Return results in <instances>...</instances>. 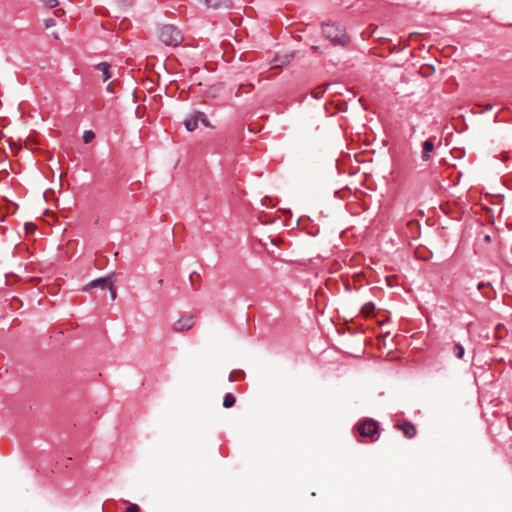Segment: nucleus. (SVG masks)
Segmentation results:
<instances>
[{
  "label": "nucleus",
  "instance_id": "9b49d317",
  "mask_svg": "<svg viewBox=\"0 0 512 512\" xmlns=\"http://www.w3.org/2000/svg\"><path fill=\"white\" fill-rule=\"evenodd\" d=\"M293 57H294V53L286 54L282 57H275L274 58L275 65L273 66V68L281 67L282 65L288 64L292 60Z\"/></svg>",
  "mask_w": 512,
  "mask_h": 512
},
{
  "label": "nucleus",
  "instance_id": "2f4dec72",
  "mask_svg": "<svg viewBox=\"0 0 512 512\" xmlns=\"http://www.w3.org/2000/svg\"><path fill=\"white\" fill-rule=\"evenodd\" d=\"M271 242H272V244H277L278 242H281V239H278V240L272 239Z\"/></svg>",
  "mask_w": 512,
  "mask_h": 512
},
{
  "label": "nucleus",
  "instance_id": "473e14b6",
  "mask_svg": "<svg viewBox=\"0 0 512 512\" xmlns=\"http://www.w3.org/2000/svg\"><path fill=\"white\" fill-rule=\"evenodd\" d=\"M271 242H272V244H277L278 242H281V239H278V240L272 239Z\"/></svg>",
  "mask_w": 512,
  "mask_h": 512
},
{
  "label": "nucleus",
  "instance_id": "9d476101",
  "mask_svg": "<svg viewBox=\"0 0 512 512\" xmlns=\"http://www.w3.org/2000/svg\"><path fill=\"white\" fill-rule=\"evenodd\" d=\"M199 3L203 4L206 8H219V7H229L230 4L228 2L223 3L222 0H198Z\"/></svg>",
  "mask_w": 512,
  "mask_h": 512
},
{
  "label": "nucleus",
  "instance_id": "7ed1b4c3",
  "mask_svg": "<svg viewBox=\"0 0 512 512\" xmlns=\"http://www.w3.org/2000/svg\"><path fill=\"white\" fill-rule=\"evenodd\" d=\"M195 316L193 314L182 315L172 325V330L175 333H183L191 330L195 326Z\"/></svg>",
  "mask_w": 512,
  "mask_h": 512
},
{
  "label": "nucleus",
  "instance_id": "1a4fd4ad",
  "mask_svg": "<svg viewBox=\"0 0 512 512\" xmlns=\"http://www.w3.org/2000/svg\"><path fill=\"white\" fill-rule=\"evenodd\" d=\"M434 150V143L428 139L426 140L424 143H423V151H422V160L423 161H428L430 159V154L433 152Z\"/></svg>",
  "mask_w": 512,
  "mask_h": 512
},
{
  "label": "nucleus",
  "instance_id": "cd10ccee",
  "mask_svg": "<svg viewBox=\"0 0 512 512\" xmlns=\"http://www.w3.org/2000/svg\"><path fill=\"white\" fill-rule=\"evenodd\" d=\"M246 85H240L239 88H238V91L236 93V96H239L240 93H241V90L242 88H244ZM247 86H249L251 89L253 88V85L252 84H248Z\"/></svg>",
  "mask_w": 512,
  "mask_h": 512
},
{
  "label": "nucleus",
  "instance_id": "f704fd0d",
  "mask_svg": "<svg viewBox=\"0 0 512 512\" xmlns=\"http://www.w3.org/2000/svg\"><path fill=\"white\" fill-rule=\"evenodd\" d=\"M481 210L482 211L486 210L488 212V210L485 207H483V206L481 207Z\"/></svg>",
  "mask_w": 512,
  "mask_h": 512
},
{
  "label": "nucleus",
  "instance_id": "20e7f679",
  "mask_svg": "<svg viewBox=\"0 0 512 512\" xmlns=\"http://www.w3.org/2000/svg\"><path fill=\"white\" fill-rule=\"evenodd\" d=\"M357 430L363 437H373L378 432V423L372 419H366L358 424Z\"/></svg>",
  "mask_w": 512,
  "mask_h": 512
},
{
  "label": "nucleus",
  "instance_id": "5701e85b",
  "mask_svg": "<svg viewBox=\"0 0 512 512\" xmlns=\"http://www.w3.org/2000/svg\"><path fill=\"white\" fill-rule=\"evenodd\" d=\"M140 508L137 504H131L127 509L126 512H139Z\"/></svg>",
  "mask_w": 512,
  "mask_h": 512
},
{
  "label": "nucleus",
  "instance_id": "6ab92c4d",
  "mask_svg": "<svg viewBox=\"0 0 512 512\" xmlns=\"http://www.w3.org/2000/svg\"><path fill=\"white\" fill-rule=\"evenodd\" d=\"M484 240H485V242H489V243L494 242L496 244V246L499 245L498 236L496 234H494L493 237L491 235H485Z\"/></svg>",
  "mask_w": 512,
  "mask_h": 512
},
{
  "label": "nucleus",
  "instance_id": "c85d7f7f",
  "mask_svg": "<svg viewBox=\"0 0 512 512\" xmlns=\"http://www.w3.org/2000/svg\"><path fill=\"white\" fill-rule=\"evenodd\" d=\"M113 84H114V82L112 81V82H110V83L107 85L106 90H107L108 92H113V91H114V90H113Z\"/></svg>",
  "mask_w": 512,
  "mask_h": 512
},
{
  "label": "nucleus",
  "instance_id": "72a5a7b5",
  "mask_svg": "<svg viewBox=\"0 0 512 512\" xmlns=\"http://www.w3.org/2000/svg\"><path fill=\"white\" fill-rule=\"evenodd\" d=\"M124 22H125V20H123L122 22H120V27L124 26Z\"/></svg>",
  "mask_w": 512,
  "mask_h": 512
},
{
  "label": "nucleus",
  "instance_id": "dca6fc26",
  "mask_svg": "<svg viewBox=\"0 0 512 512\" xmlns=\"http://www.w3.org/2000/svg\"><path fill=\"white\" fill-rule=\"evenodd\" d=\"M329 85L328 84H325V85H322V86H319L317 87L315 90H314V96L316 98H319L321 95H323L326 91V88L328 87Z\"/></svg>",
  "mask_w": 512,
  "mask_h": 512
},
{
  "label": "nucleus",
  "instance_id": "39448f33",
  "mask_svg": "<svg viewBox=\"0 0 512 512\" xmlns=\"http://www.w3.org/2000/svg\"><path fill=\"white\" fill-rule=\"evenodd\" d=\"M114 277H115V273H111V274L107 275L106 277L92 280L91 282H89L85 286H83L82 290L89 291L92 288H100V289L108 288L109 285L114 280Z\"/></svg>",
  "mask_w": 512,
  "mask_h": 512
},
{
  "label": "nucleus",
  "instance_id": "f03ea898",
  "mask_svg": "<svg viewBox=\"0 0 512 512\" xmlns=\"http://www.w3.org/2000/svg\"><path fill=\"white\" fill-rule=\"evenodd\" d=\"M158 37L162 43L173 47L179 46L184 39L182 32L171 24L163 25L159 29Z\"/></svg>",
  "mask_w": 512,
  "mask_h": 512
},
{
  "label": "nucleus",
  "instance_id": "f257e3e1",
  "mask_svg": "<svg viewBox=\"0 0 512 512\" xmlns=\"http://www.w3.org/2000/svg\"><path fill=\"white\" fill-rule=\"evenodd\" d=\"M322 34L325 39L331 41L334 45L346 46L350 41L345 28L336 23H324Z\"/></svg>",
  "mask_w": 512,
  "mask_h": 512
},
{
  "label": "nucleus",
  "instance_id": "393cba45",
  "mask_svg": "<svg viewBox=\"0 0 512 512\" xmlns=\"http://www.w3.org/2000/svg\"><path fill=\"white\" fill-rule=\"evenodd\" d=\"M395 279H396V276H394V275L387 276V277H386L387 284H388L390 287L394 286V281H395Z\"/></svg>",
  "mask_w": 512,
  "mask_h": 512
},
{
  "label": "nucleus",
  "instance_id": "2eb2a0df",
  "mask_svg": "<svg viewBox=\"0 0 512 512\" xmlns=\"http://www.w3.org/2000/svg\"><path fill=\"white\" fill-rule=\"evenodd\" d=\"M95 138V134L93 131H85L83 134V141L85 144L90 143Z\"/></svg>",
  "mask_w": 512,
  "mask_h": 512
},
{
  "label": "nucleus",
  "instance_id": "b1692460",
  "mask_svg": "<svg viewBox=\"0 0 512 512\" xmlns=\"http://www.w3.org/2000/svg\"><path fill=\"white\" fill-rule=\"evenodd\" d=\"M25 230L27 231V233H31L35 230V225L33 223H26Z\"/></svg>",
  "mask_w": 512,
  "mask_h": 512
},
{
  "label": "nucleus",
  "instance_id": "a211bd4d",
  "mask_svg": "<svg viewBox=\"0 0 512 512\" xmlns=\"http://www.w3.org/2000/svg\"><path fill=\"white\" fill-rule=\"evenodd\" d=\"M108 290L110 291L111 300L114 301L117 298V290L114 286V280L109 285Z\"/></svg>",
  "mask_w": 512,
  "mask_h": 512
},
{
  "label": "nucleus",
  "instance_id": "aec40b11",
  "mask_svg": "<svg viewBox=\"0 0 512 512\" xmlns=\"http://www.w3.org/2000/svg\"><path fill=\"white\" fill-rule=\"evenodd\" d=\"M41 2L49 8H54L59 4L58 0H41Z\"/></svg>",
  "mask_w": 512,
  "mask_h": 512
},
{
  "label": "nucleus",
  "instance_id": "6e6552de",
  "mask_svg": "<svg viewBox=\"0 0 512 512\" xmlns=\"http://www.w3.org/2000/svg\"><path fill=\"white\" fill-rule=\"evenodd\" d=\"M95 69L101 72L102 74V81L106 82L111 78V71H110V64L107 62H101L95 66Z\"/></svg>",
  "mask_w": 512,
  "mask_h": 512
},
{
  "label": "nucleus",
  "instance_id": "f8f14e48",
  "mask_svg": "<svg viewBox=\"0 0 512 512\" xmlns=\"http://www.w3.org/2000/svg\"><path fill=\"white\" fill-rule=\"evenodd\" d=\"M375 310V304L373 302L365 303L361 308V314L365 317H370Z\"/></svg>",
  "mask_w": 512,
  "mask_h": 512
},
{
  "label": "nucleus",
  "instance_id": "c756f323",
  "mask_svg": "<svg viewBox=\"0 0 512 512\" xmlns=\"http://www.w3.org/2000/svg\"><path fill=\"white\" fill-rule=\"evenodd\" d=\"M311 49H312L314 52H319V50H320L319 46H316V45H313V46L311 47Z\"/></svg>",
  "mask_w": 512,
  "mask_h": 512
},
{
  "label": "nucleus",
  "instance_id": "f3484780",
  "mask_svg": "<svg viewBox=\"0 0 512 512\" xmlns=\"http://www.w3.org/2000/svg\"><path fill=\"white\" fill-rule=\"evenodd\" d=\"M454 354L457 358L461 359L464 355V348L459 344L455 345L454 346Z\"/></svg>",
  "mask_w": 512,
  "mask_h": 512
},
{
  "label": "nucleus",
  "instance_id": "4be33fe9",
  "mask_svg": "<svg viewBox=\"0 0 512 512\" xmlns=\"http://www.w3.org/2000/svg\"><path fill=\"white\" fill-rule=\"evenodd\" d=\"M55 25V21L53 18H47L44 20V27L46 29L53 27Z\"/></svg>",
  "mask_w": 512,
  "mask_h": 512
},
{
  "label": "nucleus",
  "instance_id": "7c9ffc66",
  "mask_svg": "<svg viewBox=\"0 0 512 512\" xmlns=\"http://www.w3.org/2000/svg\"><path fill=\"white\" fill-rule=\"evenodd\" d=\"M491 108H492V105H486L485 107L482 105V113L484 112V110L491 109Z\"/></svg>",
  "mask_w": 512,
  "mask_h": 512
},
{
  "label": "nucleus",
  "instance_id": "bb28decb",
  "mask_svg": "<svg viewBox=\"0 0 512 512\" xmlns=\"http://www.w3.org/2000/svg\"><path fill=\"white\" fill-rule=\"evenodd\" d=\"M65 14V11L63 9H57L54 11V15L56 17H62Z\"/></svg>",
  "mask_w": 512,
  "mask_h": 512
},
{
  "label": "nucleus",
  "instance_id": "a878e982",
  "mask_svg": "<svg viewBox=\"0 0 512 512\" xmlns=\"http://www.w3.org/2000/svg\"><path fill=\"white\" fill-rule=\"evenodd\" d=\"M421 71L424 75H428L430 73H432L434 71V69L430 66L426 67V68H421Z\"/></svg>",
  "mask_w": 512,
  "mask_h": 512
},
{
  "label": "nucleus",
  "instance_id": "ddd939ff",
  "mask_svg": "<svg viewBox=\"0 0 512 512\" xmlns=\"http://www.w3.org/2000/svg\"><path fill=\"white\" fill-rule=\"evenodd\" d=\"M235 402H236L235 397L232 394L228 393L225 395V397L223 399V406L225 408H231L232 406H234Z\"/></svg>",
  "mask_w": 512,
  "mask_h": 512
},
{
  "label": "nucleus",
  "instance_id": "0eeeda50",
  "mask_svg": "<svg viewBox=\"0 0 512 512\" xmlns=\"http://www.w3.org/2000/svg\"><path fill=\"white\" fill-rule=\"evenodd\" d=\"M199 119L197 117V111L190 114L187 118L184 120L185 128L192 132L198 127Z\"/></svg>",
  "mask_w": 512,
  "mask_h": 512
},
{
  "label": "nucleus",
  "instance_id": "4468645a",
  "mask_svg": "<svg viewBox=\"0 0 512 512\" xmlns=\"http://www.w3.org/2000/svg\"><path fill=\"white\" fill-rule=\"evenodd\" d=\"M197 117L199 122H201L205 127L212 128V125L207 120L206 115L203 112L197 111Z\"/></svg>",
  "mask_w": 512,
  "mask_h": 512
},
{
  "label": "nucleus",
  "instance_id": "423d86ee",
  "mask_svg": "<svg viewBox=\"0 0 512 512\" xmlns=\"http://www.w3.org/2000/svg\"><path fill=\"white\" fill-rule=\"evenodd\" d=\"M396 428L401 430L407 438H413L417 433L416 427L408 421L397 423Z\"/></svg>",
  "mask_w": 512,
  "mask_h": 512
},
{
  "label": "nucleus",
  "instance_id": "412c9836",
  "mask_svg": "<svg viewBox=\"0 0 512 512\" xmlns=\"http://www.w3.org/2000/svg\"><path fill=\"white\" fill-rule=\"evenodd\" d=\"M244 378V373L242 371L237 372L236 375L234 373H231L229 376L230 381L240 380Z\"/></svg>",
  "mask_w": 512,
  "mask_h": 512
}]
</instances>
